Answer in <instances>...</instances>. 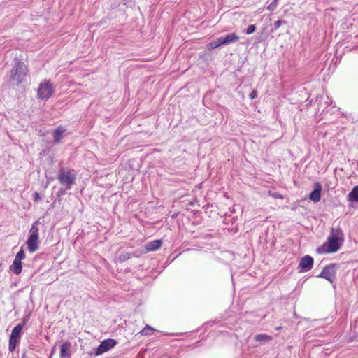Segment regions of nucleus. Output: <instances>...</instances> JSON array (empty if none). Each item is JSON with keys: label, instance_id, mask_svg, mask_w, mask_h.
Wrapping results in <instances>:
<instances>
[{"label": "nucleus", "instance_id": "nucleus-1", "mask_svg": "<svg viewBox=\"0 0 358 358\" xmlns=\"http://www.w3.org/2000/svg\"><path fill=\"white\" fill-rule=\"evenodd\" d=\"M344 241V235L341 229L338 227L331 229L327 242L322 248H318V252L323 250L325 252L334 253L337 252Z\"/></svg>", "mask_w": 358, "mask_h": 358}, {"label": "nucleus", "instance_id": "nucleus-2", "mask_svg": "<svg viewBox=\"0 0 358 358\" xmlns=\"http://www.w3.org/2000/svg\"><path fill=\"white\" fill-rule=\"evenodd\" d=\"M59 183L66 187V189H71L76 182V173L73 169L62 168L57 176Z\"/></svg>", "mask_w": 358, "mask_h": 358}, {"label": "nucleus", "instance_id": "nucleus-3", "mask_svg": "<svg viewBox=\"0 0 358 358\" xmlns=\"http://www.w3.org/2000/svg\"><path fill=\"white\" fill-rule=\"evenodd\" d=\"M27 74V68L21 61H16L10 71V79L17 84L22 82Z\"/></svg>", "mask_w": 358, "mask_h": 358}, {"label": "nucleus", "instance_id": "nucleus-4", "mask_svg": "<svg viewBox=\"0 0 358 358\" xmlns=\"http://www.w3.org/2000/svg\"><path fill=\"white\" fill-rule=\"evenodd\" d=\"M38 222H34L29 231L30 235L27 241V248L30 252H34L38 249Z\"/></svg>", "mask_w": 358, "mask_h": 358}, {"label": "nucleus", "instance_id": "nucleus-5", "mask_svg": "<svg viewBox=\"0 0 358 358\" xmlns=\"http://www.w3.org/2000/svg\"><path fill=\"white\" fill-rule=\"evenodd\" d=\"M54 92V87L50 80L41 83L37 90V96L39 99H48Z\"/></svg>", "mask_w": 358, "mask_h": 358}, {"label": "nucleus", "instance_id": "nucleus-6", "mask_svg": "<svg viewBox=\"0 0 358 358\" xmlns=\"http://www.w3.org/2000/svg\"><path fill=\"white\" fill-rule=\"evenodd\" d=\"M336 266L334 264L326 266L317 277L324 278L333 284L336 279Z\"/></svg>", "mask_w": 358, "mask_h": 358}, {"label": "nucleus", "instance_id": "nucleus-7", "mask_svg": "<svg viewBox=\"0 0 358 358\" xmlns=\"http://www.w3.org/2000/svg\"><path fill=\"white\" fill-rule=\"evenodd\" d=\"M117 344V341L112 338L104 340L101 343L95 351L96 355H100L110 349H112Z\"/></svg>", "mask_w": 358, "mask_h": 358}, {"label": "nucleus", "instance_id": "nucleus-8", "mask_svg": "<svg viewBox=\"0 0 358 358\" xmlns=\"http://www.w3.org/2000/svg\"><path fill=\"white\" fill-rule=\"evenodd\" d=\"M313 262L314 260L311 256L305 255L301 259L298 268L301 271H308L313 268Z\"/></svg>", "mask_w": 358, "mask_h": 358}, {"label": "nucleus", "instance_id": "nucleus-9", "mask_svg": "<svg viewBox=\"0 0 358 358\" xmlns=\"http://www.w3.org/2000/svg\"><path fill=\"white\" fill-rule=\"evenodd\" d=\"M322 185L319 182L315 183V188L310 194V199L317 203L321 199Z\"/></svg>", "mask_w": 358, "mask_h": 358}, {"label": "nucleus", "instance_id": "nucleus-10", "mask_svg": "<svg viewBox=\"0 0 358 358\" xmlns=\"http://www.w3.org/2000/svg\"><path fill=\"white\" fill-rule=\"evenodd\" d=\"M222 43H224V45H229L230 43L237 42L239 40V36L235 33H231L230 34L222 36Z\"/></svg>", "mask_w": 358, "mask_h": 358}, {"label": "nucleus", "instance_id": "nucleus-11", "mask_svg": "<svg viewBox=\"0 0 358 358\" xmlns=\"http://www.w3.org/2000/svg\"><path fill=\"white\" fill-rule=\"evenodd\" d=\"M162 245L161 240H155L148 243L145 245V248L148 251H155L159 249Z\"/></svg>", "mask_w": 358, "mask_h": 358}, {"label": "nucleus", "instance_id": "nucleus-12", "mask_svg": "<svg viewBox=\"0 0 358 358\" xmlns=\"http://www.w3.org/2000/svg\"><path fill=\"white\" fill-rule=\"evenodd\" d=\"M22 262L14 259L12 265L10 266V270L12 271L15 274L18 275L22 272Z\"/></svg>", "mask_w": 358, "mask_h": 358}, {"label": "nucleus", "instance_id": "nucleus-13", "mask_svg": "<svg viewBox=\"0 0 358 358\" xmlns=\"http://www.w3.org/2000/svg\"><path fill=\"white\" fill-rule=\"evenodd\" d=\"M65 129L62 127H59L54 131V141L55 143H59L62 138V136L65 132Z\"/></svg>", "mask_w": 358, "mask_h": 358}, {"label": "nucleus", "instance_id": "nucleus-14", "mask_svg": "<svg viewBox=\"0 0 358 358\" xmlns=\"http://www.w3.org/2000/svg\"><path fill=\"white\" fill-rule=\"evenodd\" d=\"M348 198L352 202H358V185L353 187L349 193Z\"/></svg>", "mask_w": 358, "mask_h": 358}, {"label": "nucleus", "instance_id": "nucleus-15", "mask_svg": "<svg viewBox=\"0 0 358 358\" xmlns=\"http://www.w3.org/2000/svg\"><path fill=\"white\" fill-rule=\"evenodd\" d=\"M22 329H23V324H18L12 330L10 336H14L15 338H20V336H21V333H22Z\"/></svg>", "mask_w": 358, "mask_h": 358}, {"label": "nucleus", "instance_id": "nucleus-16", "mask_svg": "<svg viewBox=\"0 0 358 358\" xmlns=\"http://www.w3.org/2000/svg\"><path fill=\"white\" fill-rule=\"evenodd\" d=\"M19 339L20 338L10 336L8 349L10 352H13L15 349L17 344L19 343Z\"/></svg>", "mask_w": 358, "mask_h": 358}, {"label": "nucleus", "instance_id": "nucleus-17", "mask_svg": "<svg viewBox=\"0 0 358 358\" xmlns=\"http://www.w3.org/2000/svg\"><path fill=\"white\" fill-rule=\"evenodd\" d=\"M69 348L70 343H65L62 345L60 350V355L62 357H66L68 356L66 351L69 349Z\"/></svg>", "mask_w": 358, "mask_h": 358}, {"label": "nucleus", "instance_id": "nucleus-18", "mask_svg": "<svg viewBox=\"0 0 358 358\" xmlns=\"http://www.w3.org/2000/svg\"><path fill=\"white\" fill-rule=\"evenodd\" d=\"M255 341L262 342V341H268L272 339L271 336L266 334H257L255 337Z\"/></svg>", "mask_w": 358, "mask_h": 358}, {"label": "nucleus", "instance_id": "nucleus-19", "mask_svg": "<svg viewBox=\"0 0 358 358\" xmlns=\"http://www.w3.org/2000/svg\"><path fill=\"white\" fill-rule=\"evenodd\" d=\"M155 329L149 325H146L140 332L139 334L142 336L150 335L152 331H154Z\"/></svg>", "mask_w": 358, "mask_h": 358}, {"label": "nucleus", "instance_id": "nucleus-20", "mask_svg": "<svg viewBox=\"0 0 358 358\" xmlns=\"http://www.w3.org/2000/svg\"><path fill=\"white\" fill-rule=\"evenodd\" d=\"M268 194L274 198V199H284V196L282 195H281L280 194L278 193V192H272V191H268Z\"/></svg>", "mask_w": 358, "mask_h": 358}, {"label": "nucleus", "instance_id": "nucleus-21", "mask_svg": "<svg viewBox=\"0 0 358 358\" xmlns=\"http://www.w3.org/2000/svg\"><path fill=\"white\" fill-rule=\"evenodd\" d=\"M24 257H25V255H24V250L22 249H21L15 255V259H17V261L22 262V259H23L24 258Z\"/></svg>", "mask_w": 358, "mask_h": 358}, {"label": "nucleus", "instance_id": "nucleus-22", "mask_svg": "<svg viewBox=\"0 0 358 358\" xmlns=\"http://www.w3.org/2000/svg\"><path fill=\"white\" fill-rule=\"evenodd\" d=\"M256 27L254 24L249 25L245 30L247 34H251L255 31Z\"/></svg>", "mask_w": 358, "mask_h": 358}, {"label": "nucleus", "instance_id": "nucleus-23", "mask_svg": "<svg viewBox=\"0 0 358 358\" xmlns=\"http://www.w3.org/2000/svg\"><path fill=\"white\" fill-rule=\"evenodd\" d=\"M285 23L286 22L285 21L277 20L273 24L274 29H278L281 26V24H285Z\"/></svg>", "mask_w": 358, "mask_h": 358}, {"label": "nucleus", "instance_id": "nucleus-24", "mask_svg": "<svg viewBox=\"0 0 358 358\" xmlns=\"http://www.w3.org/2000/svg\"><path fill=\"white\" fill-rule=\"evenodd\" d=\"M207 46H208V49H209V50H213V49H215V48L218 47L217 43H216V42L215 41H213L210 42V43H208L207 45Z\"/></svg>", "mask_w": 358, "mask_h": 358}, {"label": "nucleus", "instance_id": "nucleus-25", "mask_svg": "<svg viewBox=\"0 0 358 358\" xmlns=\"http://www.w3.org/2000/svg\"><path fill=\"white\" fill-rule=\"evenodd\" d=\"M130 258V255L129 253L122 254L120 255V259L122 261L127 260Z\"/></svg>", "mask_w": 358, "mask_h": 358}, {"label": "nucleus", "instance_id": "nucleus-26", "mask_svg": "<svg viewBox=\"0 0 358 358\" xmlns=\"http://www.w3.org/2000/svg\"><path fill=\"white\" fill-rule=\"evenodd\" d=\"M249 96L251 99H253L257 96V92L255 90H252L250 93Z\"/></svg>", "mask_w": 358, "mask_h": 358}, {"label": "nucleus", "instance_id": "nucleus-27", "mask_svg": "<svg viewBox=\"0 0 358 358\" xmlns=\"http://www.w3.org/2000/svg\"><path fill=\"white\" fill-rule=\"evenodd\" d=\"M222 37L217 38L216 40H215L218 47L220 45H224V43H222Z\"/></svg>", "mask_w": 358, "mask_h": 358}, {"label": "nucleus", "instance_id": "nucleus-28", "mask_svg": "<svg viewBox=\"0 0 358 358\" xmlns=\"http://www.w3.org/2000/svg\"><path fill=\"white\" fill-rule=\"evenodd\" d=\"M222 37L217 38L216 40H215L218 47L220 45H224V43H222Z\"/></svg>", "mask_w": 358, "mask_h": 358}, {"label": "nucleus", "instance_id": "nucleus-29", "mask_svg": "<svg viewBox=\"0 0 358 358\" xmlns=\"http://www.w3.org/2000/svg\"><path fill=\"white\" fill-rule=\"evenodd\" d=\"M34 201H37L40 199V196L38 192H35L34 194Z\"/></svg>", "mask_w": 358, "mask_h": 358}, {"label": "nucleus", "instance_id": "nucleus-30", "mask_svg": "<svg viewBox=\"0 0 358 358\" xmlns=\"http://www.w3.org/2000/svg\"><path fill=\"white\" fill-rule=\"evenodd\" d=\"M281 329H282V327H278L275 328L276 330H280Z\"/></svg>", "mask_w": 358, "mask_h": 358}, {"label": "nucleus", "instance_id": "nucleus-31", "mask_svg": "<svg viewBox=\"0 0 358 358\" xmlns=\"http://www.w3.org/2000/svg\"><path fill=\"white\" fill-rule=\"evenodd\" d=\"M22 358H26V355H25V354H23V355H22Z\"/></svg>", "mask_w": 358, "mask_h": 358}, {"label": "nucleus", "instance_id": "nucleus-32", "mask_svg": "<svg viewBox=\"0 0 358 358\" xmlns=\"http://www.w3.org/2000/svg\"><path fill=\"white\" fill-rule=\"evenodd\" d=\"M271 5H272V4H271L269 6H268V9L272 8Z\"/></svg>", "mask_w": 358, "mask_h": 358}, {"label": "nucleus", "instance_id": "nucleus-33", "mask_svg": "<svg viewBox=\"0 0 358 358\" xmlns=\"http://www.w3.org/2000/svg\"><path fill=\"white\" fill-rule=\"evenodd\" d=\"M271 5H272V4H271L269 6H268V9L272 8Z\"/></svg>", "mask_w": 358, "mask_h": 358}]
</instances>
